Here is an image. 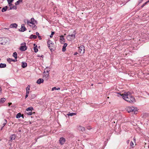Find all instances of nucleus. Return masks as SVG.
Instances as JSON below:
<instances>
[{"label":"nucleus","mask_w":149,"mask_h":149,"mask_svg":"<svg viewBox=\"0 0 149 149\" xmlns=\"http://www.w3.org/2000/svg\"><path fill=\"white\" fill-rule=\"evenodd\" d=\"M6 42V40L5 38H0V45H5Z\"/></svg>","instance_id":"nucleus-5"},{"label":"nucleus","mask_w":149,"mask_h":149,"mask_svg":"<svg viewBox=\"0 0 149 149\" xmlns=\"http://www.w3.org/2000/svg\"><path fill=\"white\" fill-rule=\"evenodd\" d=\"M75 35L74 34L69 35L67 36V39L69 41H71L74 40L75 38Z\"/></svg>","instance_id":"nucleus-4"},{"label":"nucleus","mask_w":149,"mask_h":149,"mask_svg":"<svg viewBox=\"0 0 149 149\" xmlns=\"http://www.w3.org/2000/svg\"><path fill=\"white\" fill-rule=\"evenodd\" d=\"M7 123V120L6 119H4L3 120V126L2 128H1V130H2V128L4 127V126Z\"/></svg>","instance_id":"nucleus-19"},{"label":"nucleus","mask_w":149,"mask_h":149,"mask_svg":"<svg viewBox=\"0 0 149 149\" xmlns=\"http://www.w3.org/2000/svg\"><path fill=\"white\" fill-rule=\"evenodd\" d=\"M130 145L131 146H132V148H133V146L134 145V144L133 142L132 141H131L130 143Z\"/></svg>","instance_id":"nucleus-40"},{"label":"nucleus","mask_w":149,"mask_h":149,"mask_svg":"<svg viewBox=\"0 0 149 149\" xmlns=\"http://www.w3.org/2000/svg\"><path fill=\"white\" fill-rule=\"evenodd\" d=\"M17 53L16 52H15L13 53V56H14L15 59L17 58Z\"/></svg>","instance_id":"nucleus-26"},{"label":"nucleus","mask_w":149,"mask_h":149,"mask_svg":"<svg viewBox=\"0 0 149 149\" xmlns=\"http://www.w3.org/2000/svg\"><path fill=\"white\" fill-rule=\"evenodd\" d=\"M1 60V58H0V61Z\"/></svg>","instance_id":"nucleus-54"},{"label":"nucleus","mask_w":149,"mask_h":149,"mask_svg":"<svg viewBox=\"0 0 149 149\" xmlns=\"http://www.w3.org/2000/svg\"><path fill=\"white\" fill-rule=\"evenodd\" d=\"M149 2V0L148 1H146L145 3L141 7L143 8V7L146 4H147V3Z\"/></svg>","instance_id":"nucleus-35"},{"label":"nucleus","mask_w":149,"mask_h":149,"mask_svg":"<svg viewBox=\"0 0 149 149\" xmlns=\"http://www.w3.org/2000/svg\"><path fill=\"white\" fill-rule=\"evenodd\" d=\"M54 34V32H52V33H51V35H50V38H52V36H53V35Z\"/></svg>","instance_id":"nucleus-37"},{"label":"nucleus","mask_w":149,"mask_h":149,"mask_svg":"<svg viewBox=\"0 0 149 149\" xmlns=\"http://www.w3.org/2000/svg\"><path fill=\"white\" fill-rule=\"evenodd\" d=\"M49 48L51 50L52 49L53 45H50L48 46Z\"/></svg>","instance_id":"nucleus-36"},{"label":"nucleus","mask_w":149,"mask_h":149,"mask_svg":"<svg viewBox=\"0 0 149 149\" xmlns=\"http://www.w3.org/2000/svg\"><path fill=\"white\" fill-rule=\"evenodd\" d=\"M79 48V52L82 54L84 53L85 51L84 46L83 45H81Z\"/></svg>","instance_id":"nucleus-6"},{"label":"nucleus","mask_w":149,"mask_h":149,"mask_svg":"<svg viewBox=\"0 0 149 149\" xmlns=\"http://www.w3.org/2000/svg\"><path fill=\"white\" fill-rule=\"evenodd\" d=\"M9 4V6L10 7V10H11L12 9H16L17 8L16 6H14L11 3H8Z\"/></svg>","instance_id":"nucleus-9"},{"label":"nucleus","mask_w":149,"mask_h":149,"mask_svg":"<svg viewBox=\"0 0 149 149\" xmlns=\"http://www.w3.org/2000/svg\"><path fill=\"white\" fill-rule=\"evenodd\" d=\"M21 116H22V118H24L23 115H21Z\"/></svg>","instance_id":"nucleus-49"},{"label":"nucleus","mask_w":149,"mask_h":149,"mask_svg":"<svg viewBox=\"0 0 149 149\" xmlns=\"http://www.w3.org/2000/svg\"><path fill=\"white\" fill-rule=\"evenodd\" d=\"M50 45H53V44H52V42L51 41L49 40L47 42V45L48 46Z\"/></svg>","instance_id":"nucleus-27"},{"label":"nucleus","mask_w":149,"mask_h":149,"mask_svg":"<svg viewBox=\"0 0 149 149\" xmlns=\"http://www.w3.org/2000/svg\"><path fill=\"white\" fill-rule=\"evenodd\" d=\"M60 88H56V87H54L52 89V91H53L54 90H60Z\"/></svg>","instance_id":"nucleus-30"},{"label":"nucleus","mask_w":149,"mask_h":149,"mask_svg":"<svg viewBox=\"0 0 149 149\" xmlns=\"http://www.w3.org/2000/svg\"><path fill=\"white\" fill-rule=\"evenodd\" d=\"M28 94H26V96H25V98H26L28 97Z\"/></svg>","instance_id":"nucleus-42"},{"label":"nucleus","mask_w":149,"mask_h":149,"mask_svg":"<svg viewBox=\"0 0 149 149\" xmlns=\"http://www.w3.org/2000/svg\"><path fill=\"white\" fill-rule=\"evenodd\" d=\"M6 65L5 63H1L0 64V68H4L6 67Z\"/></svg>","instance_id":"nucleus-17"},{"label":"nucleus","mask_w":149,"mask_h":149,"mask_svg":"<svg viewBox=\"0 0 149 149\" xmlns=\"http://www.w3.org/2000/svg\"><path fill=\"white\" fill-rule=\"evenodd\" d=\"M26 30V29L24 26V24H22L21 25V28L19 29V31L21 32H24Z\"/></svg>","instance_id":"nucleus-10"},{"label":"nucleus","mask_w":149,"mask_h":149,"mask_svg":"<svg viewBox=\"0 0 149 149\" xmlns=\"http://www.w3.org/2000/svg\"><path fill=\"white\" fill-rule=\"evenodd\" d=\"M37 46H36V47H35L34 48V51L36 53L38 51V49L37 48Z\"/></svg>","instance_id":"nucleus-32"},{"label":"nucleus","mask_w":149,"mask_h":149,"mask_svg":"<svg viewBox=\"0 0 149 149\" xmlns=\"http://www.w3.org/2000/svg\"><path fill=\"white\" fill-rule=\"evenodd\" d=\"M26 113L28 115H31L32 114V111H26Z\"/></svg>","instance_id":"nucleus-31"},{"label":"nucleus","mask_w":149,"mask_h":149,"mask_svg":"<svg viewBox=\"0 0 149 149\" xmlns=\"http://www.w3.org/2000/svg\"><path fill=\"white\" fill-rule=\"evenodd\" d=\"M30 86L28 85L27 87L26 88V91L28 90H30Z\"/></svg>","instance_id":"nucleus-38"},{"label":"nucleus","mask_w":149,"mask_h":149,"mask_svg":"<svg viewBox=\"0 0 149 149\" xmlns=\"http://www.w3.org/2000/svg\"><path fill=\"white\" fill-rule=\"evenodd\" d=\"M36 36L37 35V36H38L39 35V33L38 32H36Z\"/></svg>","instance_id":"nucleus-44"},{"label":"nucleus","mask_w":149,"mask_h":149,"mask_svg":"<svg viewBox=\"0 0 149 149\" xmlns=\"http://www.w3.org/2000/svg\"><path fill=\"white\" fill-rule=\"evenodd\" d=\"M68 44L66 43H65L64 44L63 48H62V51L63 52H65L66 50V47L67 46Z\"/></svg>","instance_id":"nucleus-15"},{"label":"nucleus","mask_w":149,"mask_h":149,"mask_svg":"<svg viewBox=\"0 0 149 149\" xmlns=\"http://www.w3.org/2000/svg\"><path fill=\"white\" fill-rule=\"evenodd\" d=\"M27 66V63L25 62H22V67L24 68Z\"/></svg>","instance_id":"nucleus-16"},{"label":"nucleus","mask_w":149,"mask_h":149,"mask_svg":"<svg viewBox=\"0 0 149 149\" xmlns=\"http://www.w3.org/2000/svg\"><path fill=\"white\" fill-rule=\"evenodd\" d=\"M13 60V61H14V62H15V60H14V59ZM16 60V61L17 60Z\"/></svg>","instance_id":"nucleus-50"},{"label":"nucleus","mask_w":149,"mask_h":149,"mask_svg":"<svg viewBox=\"0 0 149 149\" xmlns=\"http://www.w3.org/2000/svg\"><path fill=\"white\" fill-rule=\"evenodd\" d=\"M22 45L23 46H21L20 48V49L21 51H24L26 49V43H23L22 44Z\"/></svg>","instance_id":"nucleus-7"},{"label":"nucleus","mask_w":149,"mask_h":149,"mask_svg":"<svg viewBox=\"0 0 149 149\" xmlns=\"http://www.w3.org/2000/svg\"><path fill=\"white\" fill-rule=\"evenodd\" d=\"M37 38V36L36 35H33V34L31 35L30 36V38L31 39L34 38L36 39Z\"/></svg>","instance_id":"nucleus-18"},{"label":"nucleus","mask_w":149,"mask_h":149,"mask_svg":"<svg viewBox=\"0 0 149 149\" xmlns=\"http://www.w3.org/2000/svg\"><path fill=\"white\" fill-rule=\"evenodd\" d=\"M33 108L32 107H30L27 109L26 110V111H32V110H33Z\"/></svg>","instance_id":"nucleus-21"},{"label":"nucleus","mask_w":149,"mask_h":149,"mask_svg":"<svg viewBox=\"0 0 149 149\" xmlns=\"http://www.w3.org/2000/svg\"><path fill=\"white\" fill-rule=\"evenodd\" d=\"M36 96L35 94H33L31 95V99H34L35 98Z\"/></svg>","instance_id":"nucleus-34"},{"label":"nucleus","mask_w":149,"mask_h":149,"mask_svg":"<svg viewBox=\"0 0 149 149\" xmlns=\"http://www.w3.org/2000/svg\"><path fill=\"white\" fill-rule=\"evenodd\" d=\"M78 129L79 130H81V131L83 132L85 131V128L81 126H79L78 127Z\"/></svg>","instance_id":"nucleus-13"},{"label":"nucleus","mask_w":149,"mask_h":149,"mask_svg":"<svg viewBox=\"0 0 149 149\" xmlns=\"http://www.w3.org/2000/svg\"><path fill=\"white\" fill-rule=\"evenodd\" d=\"M29 91L28 90L26 91V94L28 95V94L29 93Z\"/></svg>","instance_id":"nucleus-41"},{"label":"nucleus","mask_w":149,"mask_h":149,"mask_svg":"<svg viewBox=\"0 0 149 149\" xmlns=\"http://www.w3.org/2000/svg\"><path fill=\"white\" fill-rule=\"evenodd\" d=\"M118 94L122 96L123 99L130 103H133L135 101V99L130 94L129 92H127L125 93L121 94L120 93Z\"/></svg>","instance_id":"nucleus-1"},{"label":"nucleus","mask_w":149,"mask_h":149,"mask_svg":"<svg viewBox=\"0 0 149 149\" xmlns=\"http://www.w3.org/2000/svg\"><path fill=\"white\" fill-rule=\"evenodd\" d=\"M35 45H36V44H34V46H35Z\"/></svg>","instance_id":"nucleus-53"},{"label":"nucleus","mask_w":149,"mask_h":149,"mask_svg":"<svg viewBox=\"0 0 149 149\" xmlns=\"http://www.w3.org/2000/svg\"><path fill=\"white\" fill-rule=\"evenodd\" d=\"M12 104V103H8V106H10L11 104Z\"/></svg>","instance_id":"nucleus-43"},{"label":"nucleus","mask_w":149,"mask_h":149,"mask_svg":"<svg viewBox=\"0 0 149 149\" xmlns=\"http://www.w3.org/2000/svg\"><path fill=\"white\" fill-rule=\"evenodd\" d=\"M14 0H7L8 3H11Z\"/></svg>","instance_id":"nucleus-39"},{"label":"nucleus","mask_w":149,"mask_h":149,"mask_svg":"<svg viewBox=\"0 0 149 149\" xmlns=\"http://www.w3.org/2000/svg\"><path fill=\"white\" fill-rule=\"evenodd\" d=\"M21 116H21V114L20 113H17L16 116V118H19Z\"/></svg>","instance_id":"nucleus-25"},{"label":"nucleus","mask_w":149,"mask_h":149,"mask_svg":"<svg viewBox=\"0 0 149 149\" xmlns=\"http://www.w3.org/2000/svg\"><path fill=\"white\" fill-rule=\"evenodd\" d=\"M13 59H11V58H8L7 59V61L9 63H10V62L12 61H13Z\"/></svg>","instance_id":"nucleus-33"},{"label":"nucleus","mask_w":149,"mask_h":149,"mask_svg":"<svg viewBox=\"0 0 149 149\" xmlns=\"http://www.w3.org/2000/svg\"><path fill=\"white\" fill-rule=\"evenodd\" d=\"M42 57H43L44 56L43 55H42L41 56Z\"/></svg>","instance_id":"nucleus-51"},{"label":"nucleus","mask_w":149,"mask_h":149,"mask_svg":"<svg viewBox=\"0 0 149 149\" xmlns=\"http://www.w3.org/2000/svg\"><path fill=\"white\" fill-rule=\"evenodd\" d=\"M6 100V99L5 98H2L0 99V102L3 103Z\"/></svg>","instance_id":"nucleus-28"},{"label":"nucleus","mask_w":149,"mask_h":149,"mask_svg":"<svg viewBox=\"0 0 149 149\" xmlns=\"http://www.w3.org/2000/svg\"><path fill=\"white\" fill-rule=\"evenodd\" d=\"M22 0H19L16 2L15 3V5H18L20 3L22 2Z\"/></svg>","instance_id":"nucleus-23"},{"label":"nucleus","mask_w":149,"mask_h":149,"mask_svg":"<svg viewBox=\"0 0 149 149\" xmlns=\"http://www.w3.org/2000/svg\"><path fill=\"white\" fill-rule=\"evenodd\" d=\"M65 140L63 137H61L59 140L60 143L61 145H63L65 142Z\"/></svg>","instance_id":"nucleus-8"},{"label":"nucleus","mask_w":149,"mask_h":149,"mask_svg":"<svg viewBox=\"0 0 149 149\" xmlns=\"http://www.w3.org/2000/svg\"><path fill=\"white\" fill-rule=\"evenodd\" d=\"M17 25L15 23L11 24L10 26V28H16L17 27Z\"/></svg>","instance_id":"nucleus-14"},{"label":"nucleus","mask_w":149,"mask_h":149,"mask_svg":"<svg viewBox=\"0 0 149 149\" xmlns=\"http://www.w3.org/2000/svg\"><path fill=\"white\" fill-rule=\"evenodd\" d=\"M4 29H8L7 28H5Z\"/></svg>","instance_id":"nucleus-52"},{"label":"nucleus","mask_w":149,"mask_h":149,"mask_svg":"<svg viewBox=\"0 0 149 149\" xmlns=\"http://www.w3.org/2000/svg\"><path fill=\"white\" fill-rule=\"evenodd\" d=\"M10 139L11 140V141H13V140H14V139H15V134H13V135H12L10 137Z\"/></svg>","instance_id":"nucleus-22"},{"label":"nucleus","mask_w":149,"mask_h":149,"mask_svg":"<svg viewBox=\"0 0 149 149\" xmlns=\"http://www.w3.org/2000/svg\"><path fill=\"white\" fill-rule=\"evenodd\" d=\"M76 113H69L67 114V115L69 116H72L73 115H76Z\"/></svg>","instance_id":"nucleus-24"},{"label":"nucleus","mask_w":149,"mask_h":149,"mask_svg":"<svg viewBox=\"0 0 149 149\" xmlns=\"http://www.w3.org/2000/svg\"><path fill=\"white\" fill-rule=\"evenodd\" d=\"M44 73H45V77L47 78V79H48V77L49 76V73H46V72H45V71H44Z\"/></svg>","instance_id":"nucleus-29"},{"label":"nucleus","mask_w":149,"mask_h":149,"mask_svg":"<svg viewBox=\"0 0 149 149\" xmlns=\"http://www.w3.org/2000/svg\"><path fill=\"white\" fill-rule=\"evenodd\" d=\"M8 8V7L7 6H6L4 7H3V8H2V9L1 10V11L3 12H4L6 11V10H7Z\"/></svg>","instance_id":"nucleus-20"},{"label":"nucleus","mask_w":149,"mask_h":149,"mask_svg":"<svg viewBox=\"0 0 149 149\" xmlns=\"http://www.w3.org/2000/svg\"><path fill=\"white\" fill-rule=\"evenodd\" d=\"M77 54V53L76 52L74 54V55H76Z\"/></svg>","instance_id":"nucleus-47"},{"label":"nucleus","mask_w":149,"mask_h":149,"mask_svg":"<svg viewBox=\"0 0 149 149\" xmlns=\"http://www.w3.org/2000/svg\"><path fill=\"white\" fill-rule=\"evenodd\" d=\"M126 110L128 113L135 112L137 111V109L134 107H126Z\"/></svg>","instance_id":"nucleus-2"},{"label":"nucleus","mask_w":149,"mask_h":149,"mask_svg":"<svg viewBox=\"0 0 149 149\" xmlns=\"http://www.w3.org/2000/svg\"><path fill=\"white\" fill-rule=\"evenodd\" d=\"M60 42L62 43H63L65 42V39L64 38L63 36H60Z\"/></svg>","instance_id":"nucleus-12"},{"label":"nucleus","mask_w":149,"mask_h":149,"mask_svg":"<svg viewBox=\"0 0 149 149\" xmlns=\"http://www.w3.org/2000/svg\"><path fill=\"white\" fill-rule=\"evenodd\" d=\"M26 20H27L26 19H25L24 20V22L25 23H26V22H27Z\"/></svg>","instance_id":"nucleus-46"},{"label":"nucleus","mask_w":149,"mask_h":149,"mask_svg":"<svg viewBox=\"0 0 149 149\" xmlns=\"http://www.w3.org/2000/svg\"><path fill=\"white\" fill-rule=\"evenodd\" d=\"M44 80L43 79L40 78L37 80L36 83L38 84H40L42 83H43Z\"/></svg>","instance_id":"nucleus-11"},{"label":"nucleus","mask_w":149,"mask_h":149,"mask_svg":"<svg viewBox=\"0 0 149 149\" xmlns=\"http://www.w3.org/2000/svg\"><path fill=\"white\" fill-rule=\"evenodd\" d=\"M38 37L39 39H41V37L40 36H38Z\"/></svg>","instance_id":"nucleus-45"},{"label":"nucleus","mask_w":149,"mask_h":149,"mask_svg":"<svg viewBox=\"0 0 149 149\" xmlns=\"http://www.w3.org/2000/svg\"><path fill=\"white\" fill-rule=\"evenodd\" d=\"M26 21L27 23L28 24H29V23L30 24H32V28H33L34 30L36 29V26L34 24H35L34 22H36V21H35L34 18H31V22H30L28 20H26Z\"/></svg>","instance_id":"nucleus-3"},{"label":"nucleus","mask_w":149,"mask_h":149,"mask_svg":"<svg viewBox=\"0 0 149 149\" xmlns=\"http://www.w3.org/2000/svg\"><path fill=\"white\" fill-rule=\"evenodd\" d=\"M46 73H49V71H47Z\"/></svg>","instance_id":"nucleus-48"}]
</instances>
